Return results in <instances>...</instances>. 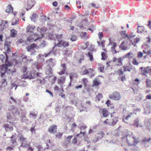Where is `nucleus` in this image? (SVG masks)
Instances as JSON below:
<instances>
[{
	"mask_svg": "<svg viewBox=\"0 0 151 151\" xmlns=\"http://www.w3.org/2000/svg\"><path fill=\"white\" fill-rule=\"evenodd\" d=\"M99 39L100 40L101 39V37L103 36V32H99L98 34Z\"/></svg>",
	"mask_w": 151,
	"mask_h": 151,
	"instance_id": "obj_58",
	"label": "nucleus"
},
{
	"mask_svg": "<svg viewBox=\"0 0 151 151\" xmlns=\"http://www.w3.org/2000/svg\"><path fill=\"white\" fill-rule=\"evenodd\" d=\"M24 55H22L21 57H23ZM29 61L27 59V57L26 56L24 55V57H22V61L25 63H26Z\"/></svg>",
	"mask_w": 151,
	"mask_h": 151,
	"instance_id": "obj_36",
	"label": "nucleus"
},
{
	"mask_svg": "<svg viewBox=\"0 0 151 151\" xmlns=\"http://www.w3.org/2000/svg\"><path fill=\"white\" fill-rule=\"evenodd\" d=\"M52 69L51 68V66H49L47 68L45 73L47 75H49L50 74H51L52 73Z\"/></svg>",
	"mask_w": 151,
	"mask_h": 151,
	"instance_id": "obj_29",
	"label": "nucleus"
},
{
	"mask_svg": "<svg viewBox=\"0 0 151 151\" xmlns=\"http://www.w3.org/2000/svg\"><path fill=\"white\" fill-rule=\"evenodd\" d=\"M17 108H16L14 105H11L9 107V109L10 110H12V111H14L15 110V109Z\"/></svg>",
	"mask_w": 151,
	"mask_h": 151,
	"instance_id": "obj_55",
	"label": "nucleus"
},
{
	"mask_svg": "<svg viewBox=\"0 0 151 151\" xmlns=\"http://www.w3.org/2000/svg\"><path fill=\"white\" fill-rule=\"evenodd\" d=\"M102 95L101 94H99L96 96V101H97L98 102H99L100 100V99L102 98Z\"/></svg>",
	"mask_w": 151,
	"mask_h": 151,
	"instance_id": "obj_43",
	"label": "nucleus"
},
{
	"mask_svg": "<svg viewBox=\"0 0 151 151\" xmlns=\"http://www.w3.org/2000/svg\"><path fill=\"white\" fill-rule=\"evenodd\" d=\"M102 111L103 115L104 117H106L108 116L107 114V111L106 109H103Z\"/></svg>",
	"mask_w": 151,
	"mask_h": 151,
	"instance_id": "obj_45",
	"label": "nucleus"
},
{
	"mask_svg": "<svg viewBox=\"0 0 151 151\" xmlns=\"http://www.w3.org/2000/svg\"><path fill=\"white\" fill-rule=\"evenodd\" d=\"M139 120L138 119H135L134 121V123L132 124L135 127H138L139 126Z\"/></svg>",
	"mask_w": 151,
	"mask_h": 151,
	"instance_id": "obj_33",
	"label": "nucleus"
},
{
	"mask_svg": "<svg viewBox=\"0 0 151 151\" xmlns=\"http://www.w3.org/2000/svg\"><path fill=\"white\" fill-rule=\"evenodd\" d=\"M93 84L95 86H98L100 84V82H99V81H97L96 78L93 81Z\"/></svg>",
	"mask_w": 151,
	"mask_h": 151,
	"instance_id": "obj_40",
	"label": "nucleus"
},
{
	"mask_svg": "<svg viewBox=\"0 0 151 151\" xmlns=\"http://www.w3.org/2000/svg\"><path fill=\"white\" fill-rule=\"evenodd\" d=\"M59 106L58 105H57L56 106V107L55 109V110L56 113H60V110L59 109Z\"/></svg>",
	"mask_w": 151,
	"mask_h": 151,
	"instance_id": "obj_54",
	"label": "nucleus"
},
{
	"mask_svg": "<svg viewBox=\"0 0 151 151\" xmlns=\"http://www.w3.org/2000/svg\"><path fill=\"white\" fill-rule=\"evenodd\" d=\"M124 42H122L119 46V48L123 50H127V47H125L124 45Z\"/></svg>",
	"mask_w": 151,
	"mask_h": 151,
	"instance_id": "obj_32",
	"label": "nucleus"
},
{
	"mask_svg": "<svg viewBox=\"0 0 151 151\" xmlns=\"http://www.w3.org/2000/svg\"><path fill=\"white\" fill-rule=\"evenodd\" d=\"M76 39V37L75 35H72L70 40L72 41H75Z\"/></svg>",
	"mask_w": 151,
	"mask_h": 151,
	"instance_id": "obj_57",
	"label": "nucleus"
},
{
	"mask_svg": "<svg viewBox=\"0 0 151 151\" xmlns=\"http://www.w3.org/2000/svg\"><path fill=\"white\" fill-rule=\"evenodd\" d=\"M19 140L21 141V146L23 145L25 143H27V141L26 140L27 139L24 137L22 135L20 136L19 137Z\"/></svg>",
	"mask_w": 151,
	"mask_h": 151,
	"instance_id": "obj_18",
	"label": "nucleus"
},
{
	"mask_svg": "<svg viewBox=\"0 0 151 151\" xmlns=\"http://www.w3.org/2000/svg\"><path fill=\"white\" fill-rule=\"evenodd\" d=\"M126 31H122L120 33L122 35L126 37H128V35L126 34Z\"/></svg>",
	"mask_w": 151,
	"mask_h": 151,
	"instance_id": "obj_50",
	"label": "nucleus"
},
{
	"mask_svg": "<svg viewBox=\"0 0 151 151\" xmlns=\"http://www.w3.org/2000/svg\"><path fill=\"white\" fill-rule=\"evenodd\" d=\"M16 135L15 134L13 135L11 137V141L14 146H15L17 145V142L15 139Z\"/></svg>",
	"mask_w": 151,
	"mask_h": 151,
	"instance_id": "obj_17",
	"label": "nucleus"
},
{
	"mask_svg": "<svg viewBox=\"0 0 151 151\" xmlns=\"http://www.w3.org/2000/svg\"><path fill=\"white\" fill-rule=\"evenodd\" d=\"M38 15L35 13H34L32 14V17H31V19L32 21L35 22L36 21V19L37 18Z\"/></svg>",
	"mask_w": 151,
	"mask_h": 151,
	"instance_id": "obj_30",
	"label": "nucleus"
},
{
	"mask_svg": "<svg viewBox=\"0 0 151 151\" xmlns=\"http://www.w3.org/2000/svg\"><path fill=\"white\" fill-rule=\"evenodd\" d=\"M52 60H53L52 58H50L47 60V63H50L49 66H52L53 67V66L55 65V63L53 62Z\"/></svg>",
	"mask_w": 151,
	"mask_h": 151,
	"instance_id": "obj_25",
	"label": "nucleus"
},
{
	"mask_svg": "<svg viewBox=\"0 0 151 151\" xmlns=\"http://www.w3.org/2000/svg\"><path fill=\"white\" fill-rule=\"evenodd\" d=\"M13 126H12V125L9 124H4L3 127L4 128L6 131L8 129L12 131L13 129Z\"/></svg>",
	"mask_w": 151,
	"mask_h": 151,
	"instance_id": "obj_15",
	"label": "nucleus"
},
{
	"mask_svg": "<svg viewBox=\"0 0 151 151\" xmlns=\"http://www.w3.org/2000/svg\"><path fill=\"white\" fill-rule=\"evenodd\" d=\"M77 77V75L76 73H71L70 75V78L71 80V82H72V79L74 78H76Z\"/></svg>",
	"mask_w": 151,
	"mask_h": 151,
	"instance_id": "obj_27",
	"label": "nucleus"
},
{
	"mask_svg": "<svg viewBox=\"0 0 151 151\" xmlns=\"http://www.w3.org/2000/svg\"><path fill=\"white\" fill-rule=\"evenodd\" d=\"M35 28V27L34 26L32 25H29L27 28V32L30 33L29 34L32 36L33 35L36 36L37 34L36 33H34L33 32V30Z\"/></svg>",
	"mask_w": 151,
	"mask_h": 151,
	"instance_id": "obj_6",
	"label": "nucleus"
},
{
	"mask_svg": "<svg viewBox=\"0 0 151 151\" xmlns=\"http://www.w3.org/2000/svg\"><path fill=\"white\" fill-rule=\"evenodd\" d=\"M35 4L34 0H28L27 1V6L26 10L28 11L29 9H31Z\"/></svg>",
	"mask_w": 151,
	"mask_h": 151,
	"instance_id": "obj_9",
	"label": "nucleus"
},
{
	"mask_svg": "<svg viewBox=\"0 0 151 151\" xmlns=\"http://www.w3.org/2000/svg\"><path fill=\"white\" fill-rule=\"evenodd\" d=\"M6 70L3 68V67H1L0 71L1 76L2 78L1 82L2 85V86L5 87L7 85V82L5 79V73Z\"/></svg>",
	"mask_w": 151,
	"mask_h": 151,
	"instance_id": "obj_2",
	"label": "nucleus"
},
{
	"mask_svg": "<svg viewBox=\"0 0 151 151\" xmlns=\"http://www.w3.org/2000/svg\"><path fill=\"white\" fill-rule=\"evenodd\" d=\"M123 60L122 58V57L119 58H117L115 57H114L113 58V61L114 62H115L117 61L118 63V64H116V65L118 66H122L123 65L122 61Z\"/></svg>",
	"mask_w": 151,
	"mask_h": 151,
	"instance_id": "obj_12",
	"label": "nucleus"
},
{
	"mask_svg": "<svg viewBox=\"0 0 151 151\" xmlns=\"http://www.w3.org/2000/svg\"><path fill=\"white\" fill-rule=\"evenodd\" d=\"M65 77L64 76H62L58 79V83L59 84L62 85L65 82Z\"/></svg>",
	"mask_w": 151,
	"mask_h": 151,
	"instance_id": "obj_19",
	"label": "nucleus"
},
{
	"mask_svg": "<svg viewBox=\"0 0 151 151\" xmlns=\"http://www.w3.org/2000/svg\"><path fill=\"white\" fill-rule=\"evenodd\" d=\"M29 146V144H27V143H25L23 145L21 146V145H20V147H27Z\"/></svg>",
	"mask_w": 151,
	"mask_h": 151,
	"instance_id": "obj_63",
	"label": "nucleus"
},
{
	"mask_svg": "<svg viewBox=\"0 0 151 151\" xmlns=\"http://www.w3.org/2000/svg\"><path fill=\"white\" fill-rule=\"evenodd\" d=\"M95 29V25H93L91 26L88 29L90 31H91L92 32Z\"/></svg>",
	"mask_w": 151,
	"mask_h": 151,
	"instance_id": "obj_53",
	"label": "nucleus"
},
{
	"mask_svg": "<svg viewBox=\"0 0 151 151\" xmlns=\"http://www.w3.org/2000/svg\"><path fill=\"white\" fill-rule=\"evenodd\" d=\"M18 82L17 81H15L14 82H11V87L12 89L14 87H15V90H16L19 85H17Z\"/></svg>",
	"mask_w": 151,
	"mask_h": 151,
	"instance_id": "obj_24",
	"label": "nucleus"
},
{
	"mask_svg": "<svg viewBox=\"0 0 151 151\" xmlns=\"http://www.w3.org/2000/svg\"><path fill=\"white\" fill-rule=\"evenodd\" d=\"M151 72V69H147V68H144V70H142L141 73L144 75H145L147 73H149L150 74V73Z\"/></svg>",
	"mask_w": 151,
	"mask_h": 151,
	"instance_id": "obj_20",
	"label": "nucleus"
},
{
	"mask_svg": "<svg viewBox=\"0 0 151 151\" xmlns=\"http://www.w3.org/2000/svg\"><path fill=\"white\" fill-rule=\"evenodd\" d=\"M73 135L69 136L64 141V144L67 146L70 142V139L73 137Z\"/></svg>",
	"mask_w": 151,
	"mask_h": 151,
	"instance_id": "obj_16",
	"label": "nucleus"
},
{
	"mask_svg": "<svg viewBox=\"0 0 151 151\" xmlns=\"http://www.w3.org/2000/svg\"><path fill=\"white\" fill-rule=\"evenodd\" d=\"M63 135V133H58V134H57L56 135V137L57 138L59 139H61L62 136Z\"/></svg>",
	"mask_w": 151,
	"mask_h": 151,
	"instance_id": "obj_59",
	"label": "nucleus"
},
{
	"mask_svg": "<svg viewBox=\"0 0 151 151\" xmlns=\"http://www.w3.org/2000/svg\"><path fill=\"white\" fill-rule=\"evenodd\" d=\"M37 83H38L39 84H42L43 81L41 79H38L36 81H35Z\"/></svg>",
	"mask_w": 151,
	"mask_h": 151,
	"instance_id": "obj_60",
	"label": "nucleus"
},
{
	"mask_svg": "<svg viewBox=\"0 0 151 151\" xmlns=\"http://www.w3.org/2000/svg\"><path fill=\"white\" fill-rule=\"evenodd\" d=\"M8 27V22L2 21L1 24H0V32L2 31L4 29Z\"/></svg>",
	"mask_w": 151,
	"mask_h": 151,
	"instance_id": "obj_8",
	"label": "nucleus"
},
{
	"mask_svg": "<svg viewBox=\"0 0 151 151\" xmlns=\"http://www.w3.org/2000/svg\"><path fill=\"white\" fill-rule=\"evenodd\" d=\"M145 82L146 83L147 86L149 87H151V83L150 81H148L147 80Z\"/></svg>",
	"mask_w": 151,
	"mask_h": 151,
	"instance_id": "obj_56",
	"label": "nucleus"
},
{
	"mask_svg": "<svg viewBox=\"0 0 151 151\" xmlns=\"http://www.w3.org/2000/svg\"><path fill=\"white\" fill-rule=\"evenodd\" d=\"M137 55L138 58H141L142 57L143 53L141 52H138Z\"/></svg>",
	"mask_w": 151,
	"mask_h": 151,
	"instance_id": "obj_61",
	"label": "nucleus"
},
{
	"mask_svg": "<svg viewBox=\"0 0 151 151\" xmlns=\"http://www.w3.org/2000/svg\"><path fill=\"white\" fill-rule=\"evenodd\" d=\"M32 36L31 35L29 37L27 40V41L28 42H32L35 41V39L34 37H32Z\"/></svg>",
	"mask_w": 151,
	"mask_h": 151,
	"instance_id": "obj_38",
	"label": "nucleus"
},
{
	"mask_svg": "<svg viewBox=\"0 0 151 151\" xmlns=\"http://www.w3.org/2000/svg\"><path fill=\"white\" fill-rule=\"evenodd\" d=\"M101 56L102 60H104L106 59V55L105 53L104 52H102L101 53Z\"/></svg>",
	"mask_w": 151,
	"mask_h": 151,
	"instance_id": "obj_49",
	"label": "nucleus"
},
{
	"mask_svg": "<svg viewBox=\"0 0 151 151\" xmlns=\"http://www.w3.org/2000/svg\"><path fill=\"white\" fill-rule=\"evenodd\" d=\"M10 99L16 104L18 105H20L21 104V99L16 100L13 97H11Z\"/></svg>",
	"mask_w": 151,
	"mask_h": 151,
	"instance_id": "obj_26",
	"label": "nucleus"
},
{
	"mask_svg": "<svg viewBox=\"0 0 151 151\" xmlns=\"http://www.w3.org/2000/svg\"><path fill=\"white\" fill-rule=\"evenodd\" d=\"M17 31L14 29L11 30V35L12 37H14L17 35Z\"/></svg>",
	"mask_w": 151,
	"mask_h": 151,
	"instance_id": "obj_37",
	"label": "nucleus"
},
{
	"mask_svg": "<svg viewBox=\"0 0 151 151\" xmlns=\"http://www.w3.org/2000/svg\"><path fill=\"white\" fill-rule=\"evenodd\" d=\"M13 8L11 4H9L6 7V12L8 13H10L11 12H13Z\"/></svg>",
	"mask_w": 151,
	"mask_h": 151,
	"instance_id": "obj_23",
	"label": "nucleus"
},
{
	"mask_svg": "<svg viewBox=\"0 0 151 151\" xmlns=\"http://www.w3.org/2000/svg\"><path fill=\"white\" fill-rule=\"evenodd\" d=\"M37 45L33 43L30 45H29L26 47V49H27V51L29 52H31L33 50L34 48H37Z\"/></svg>",
	"mask_w": 151,
	"mask_h": 151,
	"instance_id": "obj_11",
	"label": "nucleus"
},
{
	"mask_svg": "<svg viewBox=\"0 0 151 151\" xmlns=\"http://www.w3.org/2000/svg\"><path fill=\"white\" fill-rule=\"evenodd\" d=\"M12 114L15 116H19L20 113L17 108L15 109V110L14 111H12Z\"/></svg>",
	"mask_w": 151,
	"mask_h": 151,
	"instance_id": "obj_31",
	"label": "nucleus"
},
{
	"mask_svg": "<svg viewBox=\"0 0 151 151\" xmlns=\"http://www.w3.org/2000/svg\"><path fill=\"white\" fill-rule=\"evenodd\" d=\"M11 47H4L6 50V52H5V55L6 56L5 61L7 62L8 60L9 56H11L12 52L10 49Z\"/></svg>",
	"mask_w": 151,
	"mask_h": 151,
	"instance_id": "obj_5",
	"label": "nucleus"
},
{
	"mask_svg": "<svg viewBox=\"0 0 151 151\" xmlns=\"http://www.w3.org/2000/svg\"><path fill=\"white\" fill-rule=\"evenodd\" d=\"M137 29V32L138 33H142L145 30V29L143 26H138Z\"/></svg>",
	"mask_w": 151,
	"mask_h": 151,
	"instance_id": "obj_28",
	"label": "nucleus"
},
{
	"mask_svg": "<svg viewBox=\"0 0 151 151\" xmlns=\"http://www.w3.org/2000/svg\"><path fill=\"white\" fill-rule=\"evenodd\" d=\"M86 133L85 132H82L81 131L80 132V133L78 134L77 135V137H79L81 138L82 137H84L85 135L86 134Z\"/></svg>",
	"mask_w": 151,
	"mask_h": 151,
	"instance_id": "obj_44",
	"label": "nucleus"
},
{
	"mask_svg": "<svg viewBox=\"0 0 151 151\" xmlns=\"http://www.w3.org/2000/svg\"><path fill=\"white\" fill-rule=\"evenodd\" d=\"M61 66L62 67V69L60 72L58 73L60 75L64 74L67 69L66 65L65 64H61Z\"/></svg>",
	"mask_w": 151,
	"mask_h": 151,
	"instance_id": "obj_14",
	"label": "nucleus"
},
{
	"mask_svg": "<svg viewBox=\"0 0 151 151\" xmlns=\"http://www.w3.org/2000/svg\"><path fill=\"white\" fill-rule=\"evenodd\" d=\"M151 140V139L150 138H148L144 137L142 140L141 143L145 147H146L149 146L148 145H147V143H148Z\"/></svg>",
	"mask_w": 151,
	"mask_h": 151,
	"instance_id": "obj_10",
	"label": "nucleus"
},
{
	"mask_svg": "<svg viewBox=\"0 0 151 151\" xmlns=\"http://www.w3.org/2000/svg\"><path fill=\"white\" fill-rule=\"evenodd\" d=\"M35 76H36V77H41V75L42 74L41 73H37L35 71Z\"/></svg>",
	"mask_w": 151,
	"mask_h": 151,
	"instance_id": "obj_64",
	"label": "nucleus"
},
{
	"mask_svg": "<svg viewBox=\"0 0 151 151\" xmlns=\"http://www.w3.org/2000/svg\"><path fill=\"white\" fill-rule=\"evenodd\" d=\"M69 44L68 43L65 41H59V42L56 44V42L55 43V45L52 48L53 50L54 49L55 47L57 46L60 47L61 46H63L64 47H67L68 46Z\"/></svg>",
	"mask_w": 151,
	"mask_h": 151,
	"instance_id": "obj_4",
	"label": "nucleus"
},
{
	"mask_svg": "<svg viewBox=\"0 0 151 151\" xmlns=\"http://www.w3.org/2000/svg\"><path fill=\"white\" fill-rule=\"evenodd\" d=\"M98 134L99 135L98 137V138L101 139L103 137V135L104 134V133L103 132H101L100 133H99Z\"/></svg>",
	"mask_w": 151,
	"mask_h": 151,
	"instance_id": "obj_52",
	"label": "nucleus"
},
{
	"mask_svg": "<svg viewBox=\"0 0 151 151\" xmlns=\"http://www.w3.org/2000/svg\"><path fill=\"white\" fill-rule=\"evenodd\" d=\"M47 45V43L45 41H43L41 42L39 46H37V49L38 48H43L45 46H46Z\"/></svg>",
	"mask_w": 151,
	"mask_h": 151,
	"instance_id": "obj_22",
	"label": "nucleus"
},
{
	"mask_svg": "<svg viewBox=\"0 0 151 151\" xmlns=\"http://www.w3.org/2000/svg\"><path fill=\"white\" fill-rule=\"evenodd\" d=\"M109 97L111 99L116 101L119 100L121 98L120 93L117 92H115L112 94L109 95Z\"/></svg>",
	"mask_w": 151,
	"mask_h": 151,
	"instance_id": "obj_3",
	"label": "nucleus"
},
{
	"mask_svg": "<svg viewBox=\"0 0 151 151\" xmlns=\"http://www.w3.org/2000/svg\"><path fill=\"white\" fill-rule=\"evenodd\" d=\"M6 117L8 119H11L12 118L11 114L9 113H7L6 114Z\"/></svg>",
	"mask_w": 151,
	"mask_h": 151,
	"instance_id": "obj_62",
	"label": "nucleus"
},
{
	"mask_svg": "<svg viewBox=\"0 0 151 151\" xmlns=\"http://www.w3.org/2000/svg\"><path fill=\"white\" fill-rule=\"evenodd\" d=\"M37 30L41 33H43L46 31V29L44 27L40 28L39 27H37Z\"/></svg>",
	"mask_w": 151,
	"mask_h": 151,
	"instance_id": "obj_34",
	"label": "nucleus"
},
{
	"mask_svg": "<svg viewBox=\"0 0 151 151\" xmlns=\"http://www.w3.org/2000/svg\"><path fill=\"white\" fill-rule=\"evenodd\" d=\"M11 40L9 37H6L4 47H11L10 44L11 43Z\"/></svg>",
	"mask_w": 151,
	"mask_h": 151,
	"instance_id": "obj_13",
	"label": "nucleus"
},
{
	"mask_svg": "<svg viewBox=\"0 0 151 151\" xmlns=\"http://www.w3.org/2000/svg\"><path fill=\"white\" fill-rule=\"evenodd\" d=\"M117 73L120 76H121V75H122L124 73V72L122 71V69L121 68L119 70H118Z\"/></svg>",
	"mask_w": 151,
	"mask_h": 151,
	"instance_id": "obj_51",
	"label": "nucleus"
},
{
	"mask_svg": "<svg viewBox=\"0 0 151 151\" xmlns=\"http://www.w3.org/2000/svg\"><path fill=\"white\" fill-rule=\"evenodd\" d=\"M132 64L135 65H138L139 63L136 60L135 58H134L132 59Z\"/></svg>",
	"mask_w": 151,
	"mask_h": 151,
	"instance_id": "obj_46",
	"label": "nucleus"
},
{
	"mask_svg": "<svg viewBox=\"0 0 151 151\" xmlns=\"http://www.w3.org/2000/svg\"><path fill=\"white\" fill-rule=\"evenodd\" d=\"M118 121L117 117H115L113 119V122L112 123V126H114L115 125Z\"/></svg>",
	"mask_w": 151,
	"mask_h": 151,
	"instance_id": "obj_35",
	"label": "nucleus"
},
{
	"mask_svg": "<svg viewBox=\"0 0 151 151\" xmlns=\"http://www.w3.org/2000/svg\"><path fill=\"white\" fill-rule=\"evenodd\" d=\"M57 126L55 125H53L50 127L48 131L50 133L55 134L57 132Z\"/></svg>",
	"mask_w": 151,
	"mask_h": 151,
	"instance_id": "obj_7",
	"label": "nucleus"
},
{
	"mask_svg": "<svg viewBox=\"0 0 151 151\" xmlns=\"http://www.w3.org/2000/svg\"><path fill=\"white\" fill-rule=\"evenodd\" d=\"M94 70L91 68H88L87 69H86L84 70L83 73V75H86L87 74H88L90 75V72H94Z\"/></svg>",
	"mask_w": 151,
	"mask_h": 151,
	"instance_id": "obj_21",
	"label": "nucleus"
},
{
	"mask_svg": "<svg viewBox=\"0 0 151 151\" xmlns=\"http://www.w3.org/2000/svg\"><path fill=\"white\" fill-rule=\"evenodd\" d=\"M28 77H29V78L30 79H34L36 77V76L35 74V72H34V73H32L30 75H29L28 76Z\"/></svg>",
	"mask_w": 151,
	"mask_h": 151,
	"instance_id": "obj_39",
	"label": "nucleus"
},
{
	"mask_svg": "<svg viewBox=\"0 0 151 151\" xmlns=\"http://www.w3.org/2000/svg\"><path fill=\"white\" fill-rule=\"evenodd\" d=\"M28 119L25 116H23L22 117V119L21 120V122L25 123L28 121Z\"/></svg>",
	"mask_w": 151,
	"mask_h": 151,
	"instance_id": "obj_42",
	"label": "nucleus"
},
{
	"mask_svg": "<svg viewBox=\"0 0 151 151\" xmlns=\"http://www.w3.org/2000/svg\"><path fill=\"white\" fill-rule=\"evenodd\" d=\"M87 55L89 57L90 60L91 61H92L93 60V57L92 53L90 52H88Z\"/></svg>",
	"mask_w": 151,
	"mask_h": 151,
	"instance_id": "obj_41",
	"label": "nucleus"
},
{
	"mask_svg": "<svg viewBox=\"0 0 151 151\" xmlns=\"http://www.w3.org/2000/svg\"><path fill=\"white\" fill-rule=\"evenodd\" d=\"M17 42L19 43H24V44H26L27 45V44L26 43V41H24L22 39L18 40Z\"/></svg>",
	"mask_w": 151,
	"mask_h": 151,
	"instance_id": "obj_48",
	"label": "nucleus"
},
{
	"mask_svg": "<svg viewBox=\"0 0 151 151\" xmlns=\"http://www.w3.org/2000/svg\"><path fill=\"white\" fill-rule=\"evenodd\" d=\"M62 36V35H58L56 36V38L58 40V42H59V41H62V40H61Z\"/></svg>",
	"mask_w": 151,
	"mask_h": 151,
	"instance_id": "obj_47",
	"label": "nucleus"
},
{
	"mask_svg": "<svg viewBox=\"0 0 151 151\" xmlns=\"http://www.w3.org/2000/svg\"><path fill=\"white\" fill-rule=\"evenodd\" d=\"M127 142L129 145H133L135 146L136 145L140 142L138 137L136 138L135 136L127 135Z\"/></svg>",
	"mask_w": 151,
	"mask_h": 151,
	"instance_id": "obj_1",
	"label": "nucleus"
}]
</instances>
